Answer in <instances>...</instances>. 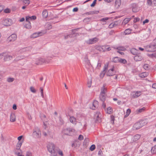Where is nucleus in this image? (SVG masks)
Segmentation results:
<instances>
[{
    "label": "nucleus",
    "instance_id": "aec40b11",
    "mask_svg": "<svg viewBox=\"0 0 156 156\" xmlns=\"http://www.w3.org/2000/svg\"><path fill=\"white\" fill-rule=\"evenodd\" d=\"M4 56V59L5 61H7L11 60L12 58V56L8 55H6V53H5V54Z\"/></svg>",
    "mask_w": 156,
    "mask_h": 156
},
{
    "label": "nucleus",
    "instance_id": "423d86ee",
    "mask_svg": "<svg viewBox=\"0 0 156 156\" xmlns=\"http://www.w3.org/2000/svg\"><path fill=\"white\" fill-rule=\"evenodd\" d=\"M98 106V102L96 100L94 101L93 103L90 106V109L93 110H95L96 108H97Z\"/></svg>",
    "mask_w": 156,
    "mask_h": 156
},
{
    "label": "nucleus",
    "instance_id": "79ce46f5",
    "mask_svg": "<svg viewBox=\"0 0 156 156\" xmlns=\"http://www.w3.org/2000/svg\"><path fill=\"white\" fill-rule=\"evenodd\" d=\"M131 112V110L130 109H128L126 112V115L125 116V117H127L130 114Z\"/></svg>",
    "mask_w": 156,
    "mask_h": 156
},
{
    "label": "nucleus",
    "instance_id": "393cba45",
    "mask_svg": "<svg viewBox=\"0 0 156 156\" xmlns=\"http://www.w3.org/2000/svg\"><path fill=\"white\" fill-rule=\"evenodd\" d=\"M105 94L100 93L99 98L101 100L104 102L105 100Z\"/></svg>",
    "mask_w": 156,
    "mask_h": 156
},
{
    "label": "nucleus",
    "instance_id": "774afa93",
    "mask_svg": "<svg viewBox=\"0 0 156 156\" xmlns=\"http://www.w3.org/2000/svg\"><path fill=\"white\" fill-rule=\"evenodd\" d=\"M153 6H156V0L153 1Z\"/></svg>",
    "mask_w": 156,
    "mask_h": 156
},
{
    "label": "nucleus",
    "instance_id": "6e6552de",
    "mask_svg": "<svg viewBox=\"0 0 156 156\" xmlns=\"http://www.w3.org/2000/svg\"><path fill=\"white\" fill-rule=\"evenodd\" d=\"M143 122H138L135 123L133 125V127L134 129H137L143 126L142 125Z\"/></svg>",
    "mask_w": 156,
    "mask_h": 156
},
{
    "label": "nucleus",
    "instance_id": "20e7f679",
    "mask_svg": "<svg viewBox=\"0 0 156 156\" xmlns=\"http://www.w3.org/2000/svg\"><path fill=\"white\" fill-rule=\"evenodd\" d=\"M47 149L48 151L51 154H55V145L53 143H50L47 145Z\"/></svg>",
    "mask_w": 156,
    "mask_h": 156
},
{
    "label": "nucleus",
    "instance_id": "5701e85b",
    "mask_svg": "<svg viewBox=\"0 0 156 156\" xmlns=\"http://www.w3.org/2000/svg\"><path fill=\"white\" fill-rule=\"evenodd\" d=\"M10 121L12 122H14L16 121V116L14 114H11L10 116Z\"/></svg>",
    "mask_w": 156,
    "mask_h": 156
},
{
    "label": "nucleus",
    "instance_id": "b1692460",
    "mask_svg": "<svg viewBox=\"0 0 156 156\" xmlns=\"http://www.w3.org/2000/svg\"><path fill=\"white\" fill-rule=\"evenodd\" d=\"M140 137V135L139 134H136L134 136L133 138V140L134 142L137 141Z\"/></svg>",
    "mask_w": 156,
    "mask_h": 156
},
{
    "label": "nucleus",
    "instance_id": "e433bc0d",
    "mask_svg": "<svg viewBox=\"0 0 156 156\" xmlns=\"http://www.w3.org/2000/svg\"><path fill=\"white\" fill-rule=\"evenodd\" d=\"M143 68L145 69L148 70L150 69V66L148 64H145L144 65Z\"/></svg>",
    "mask_w": 156,
    "mask_h": 156
},
{
    "label": "nucleus",
    "instance_id": "ea45409f",
    "mask_svg": "<svg viewBox=\"0 0 156 156\" xmlns=\"http://www.w3.org/2000/svg\"><path fill=\"white\" fill-rule=\"evenodd\" d=\"M127 62V61L126 59H122L120 58L119 63L125 64Z\"/></svg>",
    "mask_w": 156,
    "mask_h": 156
},
{
    "label": "nucleus",
    "instance_id": "4be33fe9",
    "mask_svg": "<svg viewBox=\"0 0 156 156\" xmlns=\"http://www.w3.org/2000/svg\"><path fill=\"white\" fill-rule=\"evenodd\" d=\"M105 46H99L97 47V49L101 51H105Z\"/></svg>",
    "mask_w": 156,
    "mask_h": 156
},
{
    "label": "nucleus",
    "instance_id": "864d4df0",
    "mask_svg": "<svg viewBox=\"0 0 156 156\" xmlns=\"http://www.w3.org/2000/svg\"><path fill=\"white\" fill-rule=\"evenodd\" d=\"M140 122H143V123L142 124V125H143V126L144 125H146L147 123V121L146 120H141L140 121Z\"/></svg>",
    "mask_w": 156,
    "mask_h": 156
},
{
    "label": "nucleus",
    "instance_id": "e2e57ef3",
    "mask_svg": "<svg viewBox=\"0 0 156 156\" xmlns=\"http://www.w3.org/2000/svg\"><path fill=\"white\" fill-rule=\"evenodd\" d=\"M39 61H40V62H40V64L43 63L45 62L44 59L42 58H40L39 59Z\"/></svg>",
    "mask_w": 156,
    "mask_h": 156
},
{
    "label": "nucleus",
    "instance_id": "a878e982",
    "mask_svg": "<svg viewBox=\"0 0 156 156\" xmlns=\"http://www.w3.org/2000/svg\"><path fill=\"white\" fill-rule=\"evenodd\" d=\"M148 73L147 72H143L140 73L139 74V76L140 77L144 78L147 77L148 75Z\"/></svg>",
    "mask_w": 156,
    "mask_h": 156
},
{
    "label": "nucleus",
    "instance_id": "f257e3e1",
    "mask_svg": "<svg viewBox=\"0 0 156 156\" xmlns=\"http://www.w3.org/2000/svg\"><path fill=\"white\" fill-rule=\"evenodd\" d=\"M33 136L35 138H40L41 136V133L40 129L38 127H35L33 129Z\"/></svg>",
    "mask_w": 156,
    "mask_h": 156
},
{
    "label": "nucleus",
    "instance_id": "412c9836",
    "mask_svg": "<svg viewBox=\"0 0 156 156\" xmlns=\"http://www.w3.org/2000/svg\"><path fill=\"white\" fill-rule=\"evenodd\" d=\"M41 34L42 33L41 32L35 33L31 35V37L33 38H35L40 36L42 35Z\"/></svg>",
    "mask_w": 156,
    "mask_h": 156
},
{
    "label": "nucleus",
    "instance_id": "13d9d810",
    "mask_svg": "<svg viewBox=\"0 0 156 156\" xmlns=\"http://www.w3.org/2000/svg\"><path fill=\"white\" fill-rule=\"evenodd\" d=\"M145 109V107H143V108L140 109L138 110V111L139 112H141L144 111Z\"/></svg>",
    "mask_w": 156,
    "mask_h": 156
},
{
    "label": "nucleus",
    "instance_id": "0e129e2a",
    "mask_svg": "<svg viewBox=\"0 0 156 156\" xmlns=\"http://www.w3.org/2000/svg\"><path fill=\"white\" fill-rule=\"evenodd\" d=\"M43 124L44 126L45 129H46L47 126L48 125V123L47 122L43 121Z\"/></svg>",
    "mask_w": 156,
    "mask_h": 156
},
{
    "label": "nucleus",
    "instance_id": "3c124183",
    "mask_svg": "<svg viewBox=\"0 0 156 156\" xmlns=\"http://www.w3.org/2000/svg\"><path fill=\"white\" fill-rule=\"evenodd\" d=\"M101 63L98 61L96 67L98 69H99L101 67Z\"/></svg>",
    "mask_w": 156,
    "mask_h": 156
},
{
    "label": "nucleus",
    "instance_id": "052dcab7",
    "mask_svg": "<svg viewBox=\"0 0 156 156\" xmlns=\"http://www.w3.org/2000/svg\"><path fill=\"white\" fill-rule=\"evenodd\" d=\"M115 27V24L113 23H111L109 26V27L110 28H112Z\"/></svg>",
    "mask_w": 156,
    "mask_h": 156
},
{
    "label": "nucleus",
    "instance_id": "39448f33",
    "mask_svg": "<svg viewBox=\"0 0 156 156\" xmlns=\"http://www.w3.org/2000/svg\"><path fill=\"white\" fill-rule=\"evenodd\" d=\"M98 40V39L97 37H94L90 39L85 41L86 43L88 44H92L97 42Z\"/></svg>",
    "mask_w": 156,
    "mask_h": 156
},
{
    "label": "nucleus",
    "instance_id": "1a4fd4ad",
    "mask_svg": "<svg viewBox=\"0 0 156 156\" xmlns=\"http://www.w3.org/2000/svg\"><path fill=\"white\" fill-rule=\"evenodd\" d=\"M101 113L99 112H96L94 115V118L96 119L97 121L99 122H101Z\"/></svg>",
    "mask_w": 156,
    "mask_h": 156
},
{
    "label": "nucleus",
    "instance_id": "c756f323",
    "mask_svg": "<svg viewBox=\"0 0 156 156\" xmlns=\"http://www.w3.org/2000/svg\"><path fill=\"white\" fill-rule=\"evenodd\" d=\"M27 23L25 25V27L28 29H30L31 28L30 23L29 21H27Z\"/></svg>",
    "mask_w": 156,
    "mask_h": 156
},
{
    "label": "nucleus",
    "instance_id": "f03ea898",
    "mask_svg": "<svg viewBox=\"0 0 156 156\" xmlns=\"http://www.w3.org/2000/svg\"><path fill=\"white\" fill-rule=\"evenodd\" d=\"M145 50L148 52H154L156 51V45L153 42L146 46Z\"/></svg>",
    "mask_w": 156,
    "mask_h": 156
},
{
    "label": "nucleus",
    "instance_id": "ddd939ff",
    "mask_svg": "<svg viewBox=\"0 0 156 156\" xmlns=\"http://www.w3.org/2000/svg\"><path fill=\"white\" fill-rule=\"evenodd\" d=\"M115 73L114 72V67L109 69L106 73V75L108 76H110L113 75Z\"/></svg>",
    "mask_w": 156,
    "mask_h": 156
},
{
    "label": "nucleus",
    "instance_id": "603ef678",
    "mask_svg": "<svg viewBox=\"0 0 156 156\" xmlns=\"http://www.w3.org/2000/svg\"><path fill=\"white\" fill-rule=\"evenodd\" d=\"M58 154L59 155H60L61 156H63V152L62 151L59 150L58 151Z\"/></svg>",
    "mask_w": 156,
    "mask_h": 156
},
{
    "label": "nucleus",
    "instance_id": "dca6fc26",
    "mask_svg": "<svg viewBox=\"0 0 156 156\" xmlns=\"http://www.w3.org/2000/svg\"><path fill=\"white\" fill-rule=\"evenodd\" d=\"M131 5L132 11L133 12H136L138 11V9L137 8V6L136 4L133 3Z\"/></svg>",
    "mask_w": 156,
    "mask_h": 156
},
{
    "label": "nucleus",
    "instance_id": "2f4dec72",
    "mask_svg": "<svg viewBox=\"0 0 156 156\" xmlns=\"http://www.w3.org/2000/svg\"><path fill=\"white\" fill-rule=\"evenodd\" d=\"M113 109L112 108L110 107H108L107 108L106 110V112L108 114H111L112 113Z\"/></svg>",
    "mask_w": 156,
    "mask_h": 156
},
{
    "label": "nucleus",
    "instance_id": "49530a36",
    "mask_svg": "<svg viewBox=\"0 0 156 156\" xmlns=\"http://www.w3.org/2000/svg\"><path fill=\"white\" fill-rule=\"evenodd\" d=\"M14 80V78H8L7 79V81L9 82H12Z\"/></svg>",
    "mask_w": 156,
    "mask_h": 156
},
{
    "label": "nucleus",
    "instance_id": "4468645a",
    "mask_svg": "<svg viewBox=\"0 0 156 156\" xmlns=\"http://www.w3.org/2000/svg\"><path fill=\"white\" fill-rule=\"evenodd\" d=\"M69 120L71 123L74 125H76L77 123L76 118L73 116H70Z\"/></svg>",
    "mask_w": 156,
    "mask_h": 156
},
{
    "label": "nucleus",
    "instance_id": "f8f14e48",
    "mask_svg": "<svg viewBox=\"0 0 156 156\" xmlns=\"http://www.w3.org/2000/svg\"><path fill=\"white\" fill-rule=\"evenodd\" d=\"M134 59L136 61H141L143 59V57L139 53L138 54L135 55Z\"/></svg>",
    "mask_w": 156,
    "mask_h": 156
},
{
    "label": "nucleus",
    "instance_id": "473e14b6",
    "mask_svg": "<svg viewBox=\"0 0 156 156\" xmlns=\"http://www.w3.org/2000/svg\"><path fill=\"white\" fill-rule=\"evenodd\" d=\"M43 135H44V136H49L51 137L52 136L51 133L49 131L48 132V133H47L46 132L44 131L43 132Z\"/></svg>",
    "mask_w": 156,
    "mask_h": 156
},
{
    "label": "nucleus",
    "instance_id": "bb28decb",
    "mask_svg": "<svg viewBox=\"0 0 156 156\" xmlns=\"http://www.w3.org/2000/svg\"><path fill=\"white\" fill-rule=\"evenodd\" d=\"M36 17L35 16H27L26 17V21H29L30 20H34L36 19Z\"/></svg>",
    "mask_w": 156,
    "mask_h": 156
},
{
    "label": "nucleus",
    "instance_id": "a211bd4d",
    "mask_svg": "<svg viewBox=\"0 0 156 156\" xmlns=\"http://www.w3.org/2000/svg\"><path fill=\"white\" fill-rule=\"evenodd\" d=\"M106 86V84H104L103 86L101 87V93L105 94L107 92V88L105 87Z\"/></svg>",
    "mask_w": 156,
    "mask_h": 156
},
{
    "label": "nucleus",
    "instance_id": "69168bd1",
    "mask_svg": "<svg viewBox=\"0 0 156 156\" xmlns=\"http://www.w3.org/2000/svg\"><path fill=\"white\" fill-rule=\"evenodd\" d=\"M24 58V57L23 56H22L20 57H18L16 58V60H21V59H23Z\"/></svg>",
    "mask_w": 156,
    "mask_h": 156
},
{
    "label": "nucleus",
    "instance_id": "09e8293b",
    "mask_svg": "<svg viewBox=\"0 0 156 156\" xmlns=\"http://www.w3.org/2000/svg\"><path fill=\"white\" fill-rule=\"evenodd\" d=\"M30 90L31 92L33 93H35L36 92V90L34 88L32 87H30Z\"/></svg>",
    "mask_w": 156,
    "mask_h": 156
},
{
    "label": "nucleus",
    "instance_id": "7ed1b4c3",
    "mask_svg": "<svg viewBox=\"0 0 156 156\" xmlns=\"http://www.w3.org/2000/svg\"><path fill=\"white\" fill-rule=\"evenodd\" d=\"M1 23L5 26H9L12 23V20L9 19H3L1 21Z\"/></svg>",
    "mask_w": 156,
    "mask_h": 156
},
{
    "label": "nucleus",
    "instance_id": "bf43d9fd",
    "mask_svg": "<svg viewBox=\"0 0 156 156\" xmlns=\"http://www.w3.org/2000/svg\"><path fill=\"white\" fill-rule=\"evenodd\" d=\"M89 140L88 138H86L84 140V143H85L86 144L89 142Z\"/></svg>",
    "mask_w": 156,
    "mask_h": 156
},
{
    "label": "nucleus",
    "instance_id": "680f3d73",
    "mask_svg": "<svg viewBox=\"0 0 156 156\" xmlns=\"http://www.w3.org/2000/svg\"><path fill=\"white\" fill-rule=\"evenodd\" d=\"M97 0H94L92 3V4L90 5V6L91 7H93L95 5V3H96Z\"/></svg>",
    "mask_w": 156,
    "mask_h": 156
},
{
    "label": "nucleus",
    "instance_id": "72a5a7b5",
    "mask_svg": "<svg viewBox=\"0 0 156 156\" xmlns=\"http://www.w3.org/2000/svg\"><path fill=\"white\" fill-rule=\"evenodd\" d=\"M131 32V30L130 29H126L124 32V34L125 35H127L130 34Z\"/></svg>",
    "mask_w": 156,
    "mask_h": 156
},
{
    "label": "nucleus",
    "instance_id": "9b49d317",
    "mask_svg": "<svg viewBox=\"0 0 156 156\" xmlns=\"http://www.w3.org/2000/svg\"><path fill=\"white\" fill-rule=\"evenodd\" d=\"M16 35L15 34H13L8 38L7 41H13L16 40Z\"/></svg>",
    "mask_w": 156,
    "mask_h": 156
},
{
    "label": "nucleus",
    "instance_id": "7c9ffc66",
    "mask_svg": "<svg viewBox=\"0 0 156 156\" xmlns=\"http://www.w3.org/2000/svg\"><path fill=\"white\" fill-rule=\"evenodd\" d=\"M42 15L44 18L47 17L48 16V13L46 10H44L43 11L42 13Z\"/></svg>",
    "mask_w": 156,
    "mask_h": 156
},
{
    "label": "nucleus",
    "instance_id": "9d476101",
    "mask_svg": "<svg viewBox=\"0 0 156 156\" xmlns=\"http://www.w3.org/2000/svg\"><path fill=\"white\" fill-rule=\"evenodd\" d=\"M66 130L69 133L66 134H69L70 136H72L76 133V131L75 129L71 128H68L66 129Z\"/></svg>",
    "mask_w": 156,
    "mask_h": 156
},
{
    "label": "nucleus",
    "instance_id": "a19ab883",
    "mask_svg": "<svg viewBox=\"0 0 156 156\" xmlns=\"http://www.w3.org/2000/svg\"><path fill=\"white\" fill-rule=\"evenodd\" d=\"M115 48L118 49L119 51H124L125 49V48L122 46L118 47L117 48Z\"/></svg>",
    "mask_w": 156,
    "mask_h": 156
},
{
    "label": "nucleus",
    "instance_id": "6ab92c4d",
    "mask_svg": "<svg viewBox=\"0 0 156 156\" xmlns=\"http://www.w3.org/2000/svg\"><path fill=\"white\" fill-rule=\"evenodd\" d=\"M107 66H105L104 67L103 70L102 72H101L100 73V76L101 78H103L104 76V75L105 73V71L107 69Z\"/></svg>",
    "mask_w": 156,
    "mask_h": 156
},
{
    "label": "nucleus",
    "instance_id": "4d7b16f0",
    "mask_svg": "<svg viewBox=\"0 0 156 156\" xmlns=\"http://www.w3.org/2000/svg\"><path fill=\"white\" fill-rule=\"evenodd\" d=\"M83 137L82 135H80L78 137V139L80 140H83Z\"/></svg>",
    "mask_w": 156,
    "mask_h": 156
},
{
    "label": "nucleus",
    "instance_id": "0eeeda50",
    "mask_svg": "<svg viewBox=\"0 0 156 156\" xmlns=\"http://www.w3.org/2000/svg\"><path fill=\"white\" fill-rule=\"evenodd\" d=\"M141 94V92L139 91L132 92L131 95L133 98H137Z\"/></svg>",
    "mask_w": 156,
    "mask_h": 156
},
{
    "label": "nucleus",
    "instance_id": "c9c22d12",
    "mask_svg": "<svg viewBox=\"0 0 156 156\" xmlns=\"http://www.w3.org/2000/svg\"><path fill=\"white\" fill-rule=\"evenodd\" d=\"M147 5L149 6H153V1L152 0H147Z\"/></svg>",
    "mask_w": 156,
    "mask_h": 156
},
{
    "label": "nucleus",
    "instance_id": "338daca9",
    "mask_svg": "<svg viewBox=\"0 0 156 156\" xmlns=\"http://www.w3.org/2000/svg\"><path fill=\"white\" fill-rule=\"evenodd\" d=\"M149 22V20L148 19H146L143 22V24L144 25L146 23H148Z\"/></svg>",
    "mask_w": 156,
    "mask_h": 156
},
{
    "label": "nucleus",
    "instance_id": "c03bdc74",
    "mask_svg": "<svg viewBox=\"0 0 156 156\" xmlns=\"http://www.w3.org/2000/svg\"><path fill=\"white\" fill-rule=\"evenodd\" d=\"M95 146L94 144L92 145L90 148V150L91 151H93L95 149Z\"/></svg>",
    "mask_w": 156,
    "mask_h": 156
},
{
    "label": "nucleus",
    "instance_id": "de8ad7c7",
    "mask_svg": "<svg viewBox=\"0 0 156 156\" xmlns=\"http://www.w3.org/2000/svg\"><path fill=\"white\" fill-rule=\"evenodd\" d=\"M151 151L154 154L155 153H156V147H152L151 149Z\"/></svg>",
    "mask_w": 156,
    "mask_h": 156
},
{
    "label": "nucleus",
    "instance_id": "2eb2a0df",
    "mask_svg": "<svg viewBox=\"0 0 156 156\" xmlns=\"http://www.w3.org/2000/svg\"><path fill=\"white\" fill-rule=\"evenodd\" d=\"M121 4V0H115V8L118 9L120 7Z\"/></svg>",
    "mask_w": 156,
    "mask_h": 156
},
{
    "label": "nucleus",
    "instance_id": "8fccbe9b",
    "mask_svg": "<svg viewBox=\"0 0 156 156\" xmlns=\"http://www.w3.org/2000/svg\"><path fill=\"white\" fill-rule=\"evenodd\" d=\"M10 11V9L9 8H7L4 10V12L5 13H9Z\"/></svg>",
    "mask_w": 156,
    "mask_h": 156
},
{
    "label": "nucleus",
    "instance_id": "37998d69",
    "mask_svg": "<svg viewBox=\"0 0 156 156\" xmlns=\"http://www.w3.org/2000/svg\"><path fill=\"white\" fill-rule=\"evenodd\" d=\"M23 3L26 5L27 6L30 4V2L29 0H23Z\"/></svg>",
    "mask_w": 156,
    "mask_h": 156
},
{
    "label": "nucleus",
    "instance_id": "5fc2aeb1",
    "mask_svg": "<svg viewBox=\"0 0 156 156\" xmlns=\"http://www.w3.org/2000/svg\"><path fill=\"white\" fill-rule=\"evenodd\" d=\"M72 146L74 148H76L77 146V144L76 142H74L72 144Z\"/></svg>",
    "mask_w": 156,
    "mask_h": 156
},
{
    "label": "nucleus",
    "instance_id": "4c0bfd02",
    "mask_svg": "<svg viewBox=\"0 0 156 156\" xmlns=\"http://www.w3.org/2000/svg\"><path fill=\"white\" fill-rule=\"evenodd\" d=\"M45 27L47 29L49 30L52 28V26L50 23H48L46 24Z\"/></svg>",
    "mask_w": 156,
    "mask_h": 156
},
{
    "label": "nucleus",
    "instance_id": "58836bf2",
    "mask_svg": "<svg viewBox=\"0 0 156 156\" xmlns=\"http://www.w3.org/2000/svg\"><path fill=\"white\" fill-rule=\"evenodd\" d=\"M31 49V47H27V48H23L21 50H20V52H22V51H28V50H30V49Z\"/></svg>",
    "mask_w": 156,
    "mask_h": 156
},
{
    "label": "nucleus",
    "instance_id": "c85d7f7f",
    "mask_svg": "<svg viewBox=\"0 0 156 156\" xmlns=\"http://www.w3.org/2000/svg\"><path fill=\"white\" fill-rule=\"evenodd\" d=\"M131 19V18H126L123 20L122 22V24L124 25H126L129 22Z\"/></svg>",
    "mask_w": 156,
    "mask_h": 156
},
{
    "label": "nucleus",
    "instance_id": "a18cd8bd",
    "mask_svg": "<svg viewBox=\"0 0 156 156\" xmlns=\"http://www.w3.org/2000/svg\"><path fill=\"white\" fill-rule=\"evenodd\" d=\"M26 156H32V153L30 151H27L26 153Z\"/></svg>",
    "mask_w": 156,
    "mask_h": 156
},
{
    "label": "nucleus",
    "instance_id": "cd10ccee",
    "mask_svg": "<svg viewBox=\"0 0 156 156\" xmlns=\"http://www.w3.org/2000/svg\"><path fill=\"white\" fill-rule=\"evenodd\" d=\"M120 58L118 57L113 58L112 59V61L115 63H119Z\"/></svg>",
    "mask_w": 156,
    "mask_h": 156
},
{
    "label": "nucleus",
    "instance_id": "6e6d98bb",
    "mask_svg": "<svg viewBox=\"0 0 156 156\" xmlns=\"http://www.w3.org/2000/svg\"><path fill=\"white\" fill-rule=\"evenodd\" d=\"M40 89L41 90V96L42 97V98H43V89L42 87H40Z\"/></svg>",
    "mask_w": 156,
    "mask_h": 156
},
{
    "label": "nucleus",
    "instance_id": "f704fd0d",
    "mask_svg": "<svg viewBox=\"0 0 156 156\" xmlns=\"http://www.w3.org/2000/svg\"><path fill=\"white\" fill-rule=\"evenodd\" d=\"M22 143L23 142H21V141L18 142L16 145V149H17L19 150L20 149L22 145Z\"/></svg>",
    "mask_w": 156,
    "mask_h": 156
},
{
    "label": "nucleus",
    "instance_id": "f3484780",
    "mask_svg": "<svg viewBox=\"0 0 156 156\" xmlns=\"http://www.w3.org/2000/svg\"><path fill=\"white\" fill-rule=\"evenodd\" d=\"M131 53L134 55H136L137 54H138L139 51L138 50L136 49V48H133L130 50Z\"/></svg>",
    "mask_w": 156,
    "mask_h": 156
}]
</instances>
